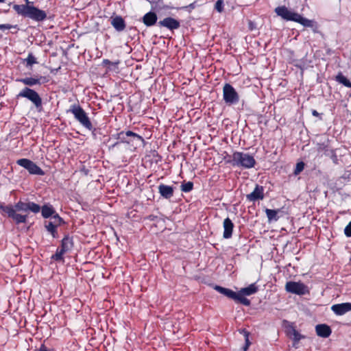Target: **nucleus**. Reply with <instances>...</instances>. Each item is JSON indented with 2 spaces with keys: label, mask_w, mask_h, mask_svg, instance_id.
Segmentation results:
<instances>
[{
  "label": "nucleus",
  "mask_w": 351,
  "mask_h": 351,
  "mask_svg": "<svg viewBox=\"0 0 351 351\" xmlns=\"http://www.w3.org/2000/svg\"><path fill=\"white\" fill-rule=\"evenodd\" d=\"M16 163L27 169L30 174L39 176L45 174V172L36 163L29 159L21 158L18 160Z\"/></svg>",
  "instance_id": "nucleus-7"
},
{
  "label": "nucleus",
  "mask_w": 351,
  "mask_h": 351,
  "mask_svg": "<svg viewBox=\"0 0 351 351\" xmlns=\"http://www.w3.org/2000/svg\"><path fill=\"white\" fill-rule=\"evenodd\" d=\"M223 3L222 0H218L215 3V8L216 10H217L219 12H221L223 11Z\"/></svg>",
  "instance_id": "nucleus-35"
},
{
  "label": "nucleus",
  "mask_w": 351,
  "mask_h": 351,
  "mask_svg": "<svg viewBox=\"0 0 351 351\" xmlns=\"http://www.w3.org/2000/svg\"><path fill=\"white\" fill-rule=\"evenodd\" d=\"M344 233L348 237H351V221L349 222V223L346 226L344 229Z\"/></svg>",
  "instance_id": "nucleus-37"
},
{
  "label": "nucleus",
  "mask_w": 351,
  "mask_h": 351,
  "mask_svg": "<svg viewBox=\"0 0 351 351\" xmlns=\"http://www.w3.org/2000/svg\"><path fill=\"white\" fill-rule=\"evenodd\" d=\"M158 25L165 27L170 30L177 29L180 27V22L171 17H167L158 22Z\"/></svg>",
  "instance_id": "nucleus-12"
},
{
  "label": "nucleus",
  "mask_w": 351,
  "mask_h": 351,
  "mask_svg": "<svg viewBox=\"0 0 351 351\" xmlns=\"http://www.w3.org/2000/svg\"><path fill=\"white\" fill-rule=\"evenodd\" d=\"M304 167V163L303 162H300L296 164L295 169L294 170V174L298 175L301 171H303Z\"/></svg>",
  "instance_id": "nucleus-34"
},
{
  "label": "nucleus",
  "mask_w": 351,
  "mask_h": 351,
  "mask_svg": "<svg viewBox=\"0 0 351 351\" xmlns=\"http://www.w3.org/2000/svg\"><path fill=\"white\" fill-rule=\"evenodd\" d=\"M336 80L338 82L343 84L345 86L351 88V82L341 73L337 75Z\"/></svg>",
  "instance_id": "nucleus-28"
},
{
  "label": "nucleus",
  "mask_w": 351,
  "mask_h": 351,
  "mask_svg": "<svg viewBox=\"0 0 351 351\" xmlns=\"http://www.w3.org/2000/svg\"><path fill=\"white\" fill-rule=\"evenodd\" d=\"M17 81L23 83L25 85L32 86L36 84H40V80L34 77H25L17 80Z\"/></svg>",
  "instance_id": "nucleus-26"
},
{
  "label": "nucleus",
  "mask_w": 351,
  "mask_h": 351,
  "mask_svg": "<svg viewBox=\"0 0 351 351\" xmlns=\"http://www.w3.org/2000/svg\"><path fill=\"white\" fill-rule=\"evenodd\" d=\"M331 310L337 315H343L351 311V303L345 302L334 304L331 306Z\"/></svg>",
  "instance_id": "nucleus-14"
},
{
  "label": "nucleus",
  "mask_w": 351,
  "mask_h": 351,
  "mask_svg": "<svg viewBox=\"0 0 351 351\" xmlns=\"http://www.w3.org/2000/svg\"><path fill=\"white\" fill-rule=\"evenodd\" d=\"M275 12L283 19L299 23L304 27H313L314 21L304 18L302 15L289 10L285 6H279L275 9Z\"/></svg>",
  "instance_id": "nucleus-1"
},
{
  "label": "nucleus",
  "mask_w": 351,
  "mask_h": 351,
  "mask_svg": "<svg viewBox=\"0 0 351 351\" xmlns=\"http://www.w3.org/2000/svg\"><path fill=\"white\" fill-rule=\"evenodd\" d=\"M25 61L27 62V66H32L33 64L36 63V58L32 53H29Z\"/></svg>",
  "instance_id": "nucleus-32"
},
{
  "label": "nucleus",
  "mask_w": 351,
  "mask_h": 351,
  "mask_svg": "<svg viewBox=\"0 0 351 351\" xmlns=\"http://www.w3.org/2000/svg\"><path fill=\"white\" fill-rule=\"evenodd\" d=\"M292 335L294 341V344L298 343L303 337L302 335H301L297 330H295L293 328L292 329Z\"/></svg>",
  "instance_id": "nucleus-33"
},
{
  "label": "nucleus",
  "mask_w": 351,
  "mask_h": 351,
  "mask_svg": "<svg viewBox=\"0 0 351 351\" xmlns=\"http://www.w3.org/2000/svg\"><path fill=\"white\" fill-rule=\"evenodd\" d=\"M12 209L15 213L22 212L27 216L30 212L35 214L38 213L40 211V206L34 202L25 199V201L19 200L14 206H12Z\"/></svg>",
  "instance_id": "nucleus-4"
},
{
  "label": "nucleus",
  "mask_w": 351,
  "mask_h": 351,
  "mask_svg": "<svg viewBox=\"0 0 351 351\" xmlns=\"http://www.w3.org/2000/svg\"><path fill=\"white\" fill-rule=\"evenodd\" d=\"M18 97L28 99L39 110L42 108V99L38 93L33 89L25 87L19 93Z\"/></svg>",
  "instance_id": "nucleus-6"
},
{
  "label": "nucleus",
  "mask_w": 351,
  "mask_h": 351,
  "mask_svg": "<svg viewBox=\"0 0 351 351\" xmlns=\"http://www.w3.org/2000/svg\"><path fill=\"white\" fill-rule=\"evenodd\" d=\"M11 27H12V26L10 25H8V24L0 25V29L1 30L10 29Z\"/></svg>",
  "instance_id": "nucleus-41"
},
{
  "label": "nucleus",
  "mask_w": 351,
  "mask_h": 351,
  "mask_svg": "<svg viewBox=\"0 0 351 351\" xmlns=\"http://www.w3.org/2000/svg\"><path fill=\"white\" fill-rule=\"evenodd\" d=\"M190 7H191V8H194L193 3H191V4L190 5Z\"/></svg>",
  "instance_id": "nucleus-46"
},
{
  "label": "nucleus",
  "mask_w": 351,
  "mask_h": 351,
  "mask_svg": "<svg viewBox=\"0 0 351 351\" xmlns=\"http://www.w3.org/2000/svg\"><path fill=\"white\" fill-rule=\"evenodd\" d=\"M139 138L140 139H138L137 138H133L132 139V142L134 143L136 145H139L140 144L143 143L144 139L140 135H139Z\"/></svg>",
  "instance_id": "nucleus-39"
},
{
  "label": "nucleus",
  "mask_w": 351,
  "mask_h": 351,
  "mask_svg": "<svg viewBox=\"0 0 351 351\" xmlns=\"http://www.w3.org/2000/svg\"><path fill=\"white\" fill-rule=\"evenodd\" d=\"M73 247V238L69 236H65L61 242V249L66 253L70 252Z\"/></svg>",
  "instance_id": "nucleus-22"
},
{
  "label": "nucleus",
  "mask_w": 351,
  "mask_h": 351,
  "mask_svg": "<svg viewBox=\"0 0 351 351\" xmlns=\"http://www.w3.org/2000/svg\"><path fill=\"white\" fill-rule=\"evenodd\" d=\"M279 211H280V210H272V209L266 208L265 213H266L267 217L268 219V221L271 222L272 221H278L279 219V217L278 216Z\"/></svg>",
  "instance_id": "nucleus-23"
},
{
  "label": "nucleus",
  "mask_w": 351,
  "mask_h": 351,
  "mask_svg": "<svg viewBox=\"0 0 351 351\" xmlns=\"http://www.w3.org/2000/svg\"><path fill=\"white\" fill-rule=\"evenodd\" d=\"M128 138H137L138 139H140L138 134L130 130L125 132H121L118 134V138L120 139L121 142L130 143V141L128 139Z\"/></svg>",
  "instance_id": "nucleus-21"
},
{
  "label": "nucleus",
  "mask_w": 351,
  "mask_h": 351,
  "mask_svg": "<svg viewBox=\"0 0 351 351\" xmlns=\"http://www.w3.org/2000/svg\"><path fill=\"white\" fill-rule=\"evenodd\" d=\"M36 21H43L47 18V14L34 6L29 5L27 16Z\"/></svg>",
  "instance_id": "nucleus-10"
},
{
  "label": "nucleus",
  "mask_w": 351,
  "mask_h": 351,
  "mask_svg": "<svg viewBox=\"0 0 351 351\" xmlns=\"http://www.w3.org/2000/svg\"><path fill=\"white\" fill-rule=\"evenodd\" d=\"M66 252L62 251L61 248H58L57 249L56 254L51 256V258L57 261H63V255Z\"/></svg>",
  "instance_id": "nucleus-29"
},
{
  "label": "nucleus",
  "mask_w": 351,
  "mask_h": 351,
  "mask_svg": "<svg viewBox=\"0 0 351 351\" xmlns=\"http://www.w3.org/2000/svg\"><path fill=\"white\" fill-rule=\"evenodd\" d=\"M158 189L160 195L167 199H169L173 195L174 188L173 186L161 184Z\"/></svg>",
  "instance_id": "nucleus-15"
},
{
  "label": "nucleus",
  "mask_w": 351,
  "mask_h": 351,
  "mask_svg": "<svg viewBox=\"0 0 351 351\" xmlns=\"http://www.w3.org/2000/svg\"><path fill=\"white\" fill-rule=\"evenodd\" d=\"M248 348H249V346L245 344V346L243 347V351H247Z\"/></svg>",
  "instance_id": "nucleus-44"
},
{
  "label": "nucleus",
  "mask_w": 351,
  "mask_h": 351,
  "mask_svg": "<svg viewBox=\"0 0 351 351\" xmlns=\"http://www.w3.org/2000/svg\"><path fill=\"white\" fill-rule=\"evenodd\" d=\"M36 351H49V350L47 348L46 346H45L44 345H42L40 346V348L38 350H36Z\"/></svg>",
  "instance_id": "nucleus-42"
},
{
  "label": "nucleus",
  "mask_w": 351,
  "mask_h": 351,
  "mask_svg": "<svg viewBox=\"0 0 351 351\" xmlns=\"http://www.w3.org/2000/svg\"><path fill=\"white\" fill-rule=\"evenodd\" d=\"M157 15L155 12H149L143 17V22L146 26H152L157 21Z\"/></svg>",
  "instance_id": "nucleus-20"
},
{
  "label": "nucleus",
  "mask_w": 351,
  "mask_h": 351,
  "mask_svg": "<svg viewBox=\"0 0 351 351\" xmlns=\"http://www.w3.org/2000/svg\"><path fill=\"white\" fill-rule=\"evenodd\" d=\"M0 210H2L3 212H5L8 215V216L10 218L12 219L17 224L26 223L27 221V215L15 213L14 210L12 209V206L11 205L6 206L0 205Z\"/></svg>",
  "instance_id": "nucleus-9"
},
{
  "label": "nucleus",
  "mask_w": 351,
  "mask_h": 351,
  "mask_svg": "<svg viewBox=\"0 0 351 351\" xmlns=\"http://www.w3.org/2000/svg\"><path fill=\"white\" fill-rule=\"evenodd\" d=\"M193 187V183L192 182H188L183 183L181 185V190L183 192L188 193L192 191Z\"/></svg>",
  "instance_id": "nucleus-30"
},
{
  "label": "nucleus",
  "mask_w": 351,
  "mask_h": 351,
  "mask_svg": "<svg viewBox=\"0 0 351 351\" xmlns=\"http://www.w3.org/2000/svg\"><path fill=\"white\" fill-rule=\"evenodd\" d=\"M45 227L47 230L51 234L53 237L56 238L57 234L56 228L58 226L52 223L51 221H45Z\"/></svg>",
  "instance_id": "nucleus-27"
},
{
  "label": "nucleus",
  "mask_w": 351,
  "mask_h": 351,
  "mask_svg": "<svg viewBox=\"0 0 351 351\" xmlns=\"http://www.w3.org/2000/svg\"><path fill=\"white\" fill-rule=\"evenodd\" d=\"M312 114H313V116H315V117H317V116H318V115H319V113H318V112H317V110H313L312 111Z\"/></svg>",
  "instance_id": "nucleus-43"
},
{
  "label": "nucleus",
  "mask_w": 351,
  "mask_h": 351,
  "mask_svg": "<svg viewBox=\"0 0 351 351\" xmlns=\"http://www.w3.org/2000/svg\"><path fill=\"white\" fill-rule=\"evenodd\" d=\"M223 295L228 298L232 299L236 302H238L246 306L250 305V300L247 298H241L239 297L237 293L233 291L231 289H226L223 293Z\"/></svg>",
  "instance_id": "nucleus-11"
},
{
  "label": "nucleus",
  "mask_w": 351,
  "mask_h": 351,
  "mask_svg": "<svg viewBox=\"0 0 351 351\" xmlns=\"http://www.w3.org/2000/svg\"><path fill=\"white\" fill-rule=\"evenodd\" d=\"M29 5H14L13 8L17 14L26 17Z\"/></svg>",
  "instance_id": "nucleus-25"
},
{
  "label": "nucleus",
  "mask_w": 351,
  "mask_h": 351,
  "mask_svg": "<svg viewBox=\"0 0 351 351\" xmlns=\"http://www.w3.org/2000/svg\"><path fill=\"white\" fill-rule=\"evenodd\" d=\"M75 119L85 128L91 130L93 129L92 123L83 108L77 104H73L69 109Z\"/></svg>",
  "instance_id": "nucleus-3"
},
{
  "label": "nucleus",
  "mask_w": 351,
  "mask_h": 351,
  "mask_svg": "<svg viewBox=\"0 0 351 351\" xmlns=\"http://www.w3.org/2000/svg\"><path fill=\"white\" fill-rule=\"evenodd\" d=\"M110 24L118 32L123 31L125 27V23L121 16H116L111 19Z\"/></svg>",
  "instance_id": "nucleus-17"
},
{
  "label": "nucleus",
  "mask_w": 351,
  "mask_h": 351,
  "mask_svg": "<svg viewBox=\"0 0 351 351\" xmlns=\"http://www.w3.org/2000/svg\"><path fill=\"white\" fill-rule=\"evenodd\" d=\"M232 163L233 166L250 169L254 167L256 161L249 154L236 152L232 156Z\"/></svg>",
  "instance_id": "nucleus-2"
},
{
  "label": "nucleus",
  "mask_w": 351,
  "mask_h": 351,
  "mask_svg": "<svg viewBox=\"0 0 351 351\" xmlns=\"http://www.w3.org/2000/svg\"><path fill=\"white\" fill-rule=\"evenodd\" d=\"M223 237L224 239H230L232 237L234 224L232 221L228 217L226 218L223 223Z\"/></svg>",
  "instance_id": "nucleus-16"
},
{
  "label": "nucleus",
  "mask_w": 351,
  "mask_h": 351,
  "mask_svg": "<svg viewBox=\"0 0 351 351\" xmlns=\"http://www.w3.org/2000/svg\"><path fill=\"white\" fill-rule=\"evenodd\" d=\"M51 221L58 226L64 222L63 219L58 214L56 213L51 216Z\"/></svg>",
  "instance_id": "nucleus-31"
},
{
  "label": "nucleus",
  "mask_w": 351,
  "mask_h": 351,
  "mask_svg": "<svg viewBox=\"0 0 351 351\" xmlns=\"http://www.w3.org/2000/svg\"><path fill=\"white\" fill-rule=\"evenodd\" d=\"M285 289L287 292L297 295H305L308 293V287L300 282H287Z\"/></svg>",
  "instance_id": "nucleus-8"
},
{
  "label": "nucleus",
  "mask_w": 351,
  "mask_h": 351,
  "mask_svg": "<svg viewBox=\"0 0 351 351\" xmlns=\"http://www.w3.org/2000/svg\"><path fill=\"white\" fill-rule=\"evenodd\" d=\"M223 99L228 106L236 104L239 101L238 93L230 84L226 83L223 87Z\"/></svg>",
  "instance_id": "nucleus-5"
},
{
  "label": "nucleus",
  "mask_w": 351,
  "mask_h": 351,
  "mask_svg": "<svg viewBox=\"0 0 351 351\" xmlns=\"http://www.w3.org/2000/svg\"><path fill=\"white\" fill-rule=\"evenodd\" d=\"M258 291V287L256 286L254 283L251 284L247 287L242 288L237 293L240 298H245L244 295H251L252 294L256 293Z\"/></svg>",
  "instance_id": "nucleus-18"
},
{
  "label": "nucleus",
  "mask_w": 351,
  "mask_h": 351,
  "mask_svg": "<svg viewBox=\"0 0 351 351\" xmlns=\"http://www.w3.org/2000/svg\"><path fill=\"white\" fill-rule=\"evenodd\" d=\"M263 191V187L256 184L254 191L251 193L247 194L246 198L250 202H255L258 199H263L264 198Z\"/></svg>",
  "instance_id": "nucleus-13"
},
{
  "label": "nucleus",
  "mask_w": 351,
  "mask_h": 351,
  "mask_svg": "<svg viewBox=\"0 0 351 351\" xmlns=\"http://www.w3.org/2000/svg\"><path fill=\"white\" fill-rule=\"evenodd\" d=\"M42 216L44 218H49L51 217L55 213V210L50 205H44L42 208H40Z\"/></svg>",
  "instance_id": "nucleus-24"
},
{
  "label": "nucleus",
  "mask_w": 351,
  "mask_h": 351,
  "mask_svg": "<svg viewBox=\"0 0 351 351\" xmlns=\"http://www.w3.org/2000/svg\"><path fill=\"white\" fill-rule=\"evenodd\" d=\"M241 333L243 334L244 337H245V344L247 345L248 346H250L251 343H250V341L249 340V335H250L249 332H247V330L243 329V330H242Z\"/></svg>",
  "instance_id": "nucleus-36"
},
{
  "label": "nucleus",
  "mask_w": 351,
  "mask_h": 351,
  "mask_svg": "<svg viewBox=\"0 0 351 351\" xmlns=\"http://www.w3.org/2000/svg\"><path fill=\"white\" fill-rule=\"evenodd\" d=\"M226 288L225 287H222L221 286H219V285H215L214 287V289L216 290L217 291H218L219 293H221L223 295V291H225Z\"/></svg>",
  "instance_id": "nucleus-40"
},
{
  "label": "nucleus",
  "mask_w": 351,
  "mask_h": 351,
  "mask_svg": "<svg viewBox=\"0 0 351 351\" xmlns=\"http://www.w3.org/2000/svg\"><path fill=\"white\" fill-rule=\"evenodd\" d=\"M317 335L319 337L326 338L331 334L330 328L326 324H318L315 327Z\"/></svg>",
  "instance_id": "nucleus-19"
},
{
  "label": "nucleus",
  "mask_w": 351,
  "mask_h": 351,
  "mask_svg": "<svg viewBox=\"0 0 351 351\" xmlns=\"http://www.w3.org/2000/svg\"><path fill=\"white\" fill-rule=\"evenodd\" d=\"M3 1H4V0H0V3H1V2H3Z\"/></svg>",
  "instance_id": "nucleus-47"
},
{
  "label": "nucleus",
  "mask_w": 351,
  "mask_h": 351,
  "mask_svg": "<svg viewBox=\"0 0 351 351\" xmlns=\"http://www.w3.org/2000/svg\"><path fill=\"white\" fill-rule=\"evenodd\" d=\"M25 1H26L27 5H29V1L28 0H25Z\"/></svg>",
  "instance_id": "nucleus-45"
},
{
  "label": "nucleus",
  "mask_w": 351,
  "mask_h": 351,
  "mask_svg": "<svg viewBox=\"0 0 351 351\" xmlns=\"http://www.w3.org/2000/svg\"><path fill=\"white\" fill-rule=\"evenodd\" d=\"M118 64H119V62H110L108 59H104V60H103V62H102V64L104 66H107V65L117 66Z\"/></svg>",
  "instance_id": "nucleus-38"
}]
</instances>
